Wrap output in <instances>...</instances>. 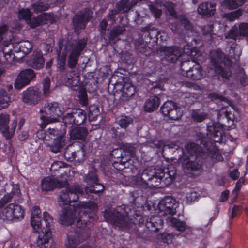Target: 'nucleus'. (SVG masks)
I'll return each instance as SVG.
<instances>
[{
	"label": "nucleus",
	"mask_w": 248,
	"mask_h": 248,
	"mask_svg": "<svg viewBox=\"0 0 248 248\" xmlns=\"http://www.w3.org/2000/svg\"><path fill=\"white\" fill-rule=\"evenodd\" d=\"M67 185V181H61L54 177H46L41 181V189L42 191H48L56 187H64Z\"/></svg>",
	"instance_id": "18"
},
{
	"label": "nucleus",
	"mask_w": 248,
	"mask_h": 248,
	"mask_svg": "<svg viewBox=\"0 0 248 248\" xmlns=\"http://www.w3.org/2000/svg\"><path fill=\"white\" fill-rule=\"evenodd\" d=\"M24 210L16 203H12L0 208V218L7 222L23 218Z\"/></svg>",
	"instance_id": "9"
},
{
	"label": "nucleus",
	"mask_w": 248,
	"mask_h": 248,
	"mask_svg": "<svg viewBox=\"0 0 248 248\" xmlns=\"http://www.w3.org/2000/svg\"><path fill=\"white\" fill-rule=\"evenodd\" d=\"M163 220L159 216H153L148 218L146 222V227L149 231L157 232L162 228Z\"/></svg>",
	"instance_id": "28"
},
{
	"label": "nucleus",
	"mask_w": 248,
	"mask_h": 248,
	"mask_svg": "<svg viewBox=\"0 0 248 248\" xmlns=\"http://www.w3.org/2000/svg\"><path fill=\"white\" fill-rule=\"evenodd\" d=\"M13 49L15 53L22 52L26 55L32 50V45L30 41L25 40L13 44Z\"/></svg>",
	"instance_id": "30"
},
{
	"label": "nucleus",
	"mask_w": 248,
	"mask_h": 248,
	"mask_svg": "<svg viewBox=\"0 0 248 248\" xmlns=\"http://www.w3.org/2000/svg\"><path fill=\"white\" fill-rule=\"evenodd\" d=\"M122 150L123 152L132 155L134 154L135 148L134 146L131 144H126L123 146Z\"/></svg>",
	"instance_id": "64"
},
{
	"label": "nucleus",
	"mask_w": 248,
	"mask_h": 248,
	"mask_svg": "<svg viewBox=\"0 0 248 248\" xmlns=\"http://www.w3.org/2000/svg\"><path fill=\"white\" fill-rule=\"evenodd\" d=\"M238 31L239 36L246 37L248 39V23H240Z\"/></svg>",
	"instance_id": "53"
},
{
	"label": "nucleus",
	"mask_w": 248,
	"mask_h": 248,
	"mask_svg": "<svg viewBox=\"0 0 248 248\" xmlns=\"http://www.w3.org/2000/svg\"><path fill=\"white\" fill-rule=\"evenodd\" d=\"M42 99L41 91L35 87H30L22 92V100L26 104L35 105Z\"/></svg>",
	"instance_id": "16"
},
{
	"label": "nucleus",
	"mask_w": 248,
	"mask_h": 248,
	"mask_svg": "<svg viewBox=\"0 0 248 248\" xmlns=\"http://www.w3.org/2000/svg\"><path fill=\"white\" fill-rule=\"evenodd\" d=\"M181 74L193 80L202 78L203 73L202 67L199 64H194L193 61L182 62L181 63Z\"/></svg>",
	"instance_id": "11"
},
{
	"label": "nucleus",
	"mask_w": 248,
	"mask_h": 248,
	"mask_svg": "<svg viewBox=\"0 0 248 248\" xmlns=\"http://www.w3.org/2000/svg\"><path fill=\"white\" fill-rule=\"evenodd\" d=\"M157 169L152 167H148L141 173L140 177H137L135 181L137 185H146L153 176L155 175V171Z\"/></svg>",
	"instance_id": "26"
},
{
	"label": "nucleus",
	"mask_w": 248,
	"mask_h": 248,
	"mask_svg": "<svg viewBox=\"0 0 248 248\" xmlns=\"http://www.w3.org/2000/svg\"><path fill=\"white\" fill-rule=\"evenodd\" d=\"M9 33V26L5 23L0 24V46L11 44L8 42L7 36Z\"/></svg>",
	"instance_id": "39"
},
{
	"label": "nucleus",
	"mask_w": 248,
	"mask_h": 248,
	"mask_svg": "<svg viewBox=\"0 0 248 248\" xmlns=\"http://www.w3.org/2000/svg\"><path fill=\"white\" fill-rule=\"evenodd\" d=\"M87 40L85 38L78 40L69 41L66 46L70 54L68 59V66L73 69L77 65L78 57L85 47Z\"/></svg>",
	"instance_id": "10"
},
{
	"label": "nucleus",
	"mask_w": 248,
	"mask_h": 248,
	"mask_svg": "<svg viewBox=\"0 0 248 248\" xmlns=\"http://www.w3.org/2000/svg\"><path fill=\"white\" fill-rule=\"evenodd\" d=\"M192 119L197 122H201L207 118V114L204 112H199L197 110L193 111L192 114Z\"/></svg>",
	"instance_id": "57"
},
{
	"label": "nucleus",
	"mask_w": 248,
	"mask_h": 248,
	"mask_svg": "<svg viewBox=\"0 0 248 248\" xmlns=\"http://www.w3.org/2000/svg\"><path fill=\"white\" fill-rule=\"evenodd\" d=\"M167 221L179 231H184L186 229V224L184 221H181L172 217H168Z\"/></svg>",
	"instance_id": "41"
},
{
	"label": "nucleus",
	"mask_w": 248,
	"mask_h": 248,
	"mask_svg": "<svg viewBox=\"0 0 248 248\" xmlns=\"http://www.w3.org/2000/svg\"><path fill=\"white\" fill-rule=\"evenodd\" d=\"M125 31V27L124 25H117L114 27L109 31L108 38L109 41L115 43L120 39L118 36L122 34Z\"/></svg>",
	"instance_id": "33"
},
{
	"label": "nucleus",
	"mask_w": 248,
	"mask_h": 248,
	"mask_svg": "<svg viewBox=\"0 0 248 248\" xmlns=\"http://www.w3.org/2000/svg\"><path fill=\"white\" fill-rule=\"evenodd\" d=\"M35 76L36 74L32 69L28 68L22 70L18 74L15 80V88L17 90L21 89L29 85L31 81L35 78Z\"/></svg>",
	"instance_id": "14"
},
{
	"label": "nucleus",
	"mask_w": 248,
	"mask_h": 248,
	"mask_svg": "<svg viewBox=\"0 0 248 248\" xmlns=\"http://www.w3.org/2000/svg\"><path fill=\"white\" fill-rule=\"evenodd\" d=\"M245 178L244 177H240L237 181L234 188L233 190L232 195H233V198L231 200L232 202H233L237 198L238 193L240 191L243 185L245 182Z\"/></svg>",
	"instance_id": "49"
},
{
	"label": "nucleus",
	"mask_w": 248,
	"mask_h": 248,
	"mask_svg": "<svg viewBox=\"0 0 248 248\" xmlns=\"http://www.w3.org/2000/svg\"><path fill=\"white\" fill-rule=\"evenodd\" d=\"M217 75V50L210 52L209 62L207 67V76L212 79H216Z\"/></svg>",
	"instance_id": "23"
},
{
	"label": "nucleus",
	"mask_w": 248,
	"mask_h": 248,
	"mask_svg": "<svg viewBox=\"0 0 248 248\" xmlns=\"http://www.w3.org/2000/svg\"><path fill=\"white\" fill-rule=\"evenodd\" d=\"M136 93V89L134 85L129 83H125L122 87V96L123 97H130L132 96Z\"/></svg>",
	"instance_id": "44"
},
{
	"label": "nucleus",
	"mask_w": 248,
	"mask_h": 248,
	"mask_svg": "<svg viewBox=\"0 0 248 248\" xmlns=\"http://www.w3.org/2000/svg\"><path fill=\"white\" fill-rule=\"evenodd\" d=\"M10 121L9 115L7 113L0 114V131L2 135L6 131Z\"/></svg>",
	"instance_id": "45"
},
{
	"label": "nucleus",
	"mask_w": 248,
	"mask_h": 248,
	"mask_svg": "<svg viewBox=\"0 0 248 248\" xmlns=\"http://www.w3.org/2000/svg\"><path fill=\"white\" fill-rule=\"evenodd\" d=\"M90 209L92 210H95L97 208V204L94 202H81L75 209V216L76 217L75 220L76 221V226L78 229L75 231L81 232V235H84V230L89 221V219L91 216L85 210L86 209Z\"/></svg>",
	"instance_id": "5"
},
{
	"label": "nucleus",
	"mask_w": 248,
	"mask_h": 248,
	"mask_svg": "<svg viewBox=\"0 0 248 248\" xmlns=\"http://www.w3.org/2000/svg\"><path fill=\"white\" fill-rule=\"evenodd\" d=\"M31 13L29 9H22L18 12L19 19H25L27 22L31 17Z\"/></svg>",
	"instance_id": "59"
},
{
	"label": "nucleus",
	"mask_w": 248,
	"mask_h": 248,
	"mask_svg": "<svg viewBox=\"0 0 248 248\" xmlns=\"http://www.w3.org/2000/svg\"><path fill=\"white\" fill-rule=\"evenodd\" d=\"M49 6L48 3H45L42 1L36 2L32 5V9L36 13L46 10Z\"/></svg>",
	"instance_id": "51"
},
{
	"label": "nucleus",
	"mask_w": 248,
	"mask_h": 248,
	"mask_svg": "<svg viewBox=\"0 0 248 248\" xmlns=\"http://www.w3.org/2000/svg\"><path fill=\"white\" fill-rule=\"evenodd\" d=\"M147 145L153 148L160 149L163 147L164 143L159 140H155L148 141Z\"/></svg>",
	"instance_id": "62"
},
{
	"label": "nucleus",
	"mask_w": 248,
	"mask_h": 248,
	"mask_svg": "<svg viewBox=\"0 0 248 248\" xmlns=\"http://www.w3.org/2000/svg\"><path fill=\"white\" fill-rule=\"evenodd\" d=\"M178 205V202L171 196H166L159 202L158 208L161 215L173 216L176 213Z\"/></svg>",
	"instance_id": "13"
},
{
	"label": "nucleus",
	"mask_w": 248,
	"mask_h": 248,
	"mask_svg": "<svg viewBox=\"0 0 248 248\" xmlns=\"http://www.w3.org/2000/svg\"><path fill=\"white\" fill-rule=\"evenodd\" d=\"M162 51L165 59L170 63H175L183 52L182 49L176 46H164L162 47Z\"/></svg>",
	"instance_id": "20"
},
{
	"label": "nucleus",
	"mask_w": 248,
	"mask_h": 248,
	"mask_svg": "<svg viewBox=\"0 0 248 248\" xmlns=\"http://www.w3.org/2000/svg\"><path fill=\"white\" fill-rule=\"evenodd\" d=\"M91 16L89 10H83L78 12L73 19V24L75 32L78 33L80 30L84 29Z\"/></svg>",
	"instance_id": "17"
},
{
	"label": "nucleus",
	"mask_w": 248,
	"mask_h": 248,
	"mask_svg": "<svg viewBox=\"0 0 248 248\" xmlns=\"http://www.w3.org/2000/svg\"><path fill=\"white\" fill-rule=\"evenodd\" d=\"M160 104V99L156 96L149 98L145 103L144 109L146 111L152 112L156 109Z\"/></svg>",
	"instance_id": "36"
},
{
	"label": "nucleus",
	"mask_w": 248,
	"mask_h": 248,
	"mask_svg": "<svg viewBox=\"0 0 248 248\" xmlns=\"http://www.w3.org/2000/svg\"><path fill=\"white\" fill-rule=\"evenodd\" d=\"M87 237V236L81 235V232H70L67 234V241L65 243V246L68 248H75L81 242L86 240Z\"/></svg>",
	"instance_id": "24"
},
{
	"label": "nucleus",
	"mask_w": 248,
	"mask_h": 248,
	"mask_svg": "<svg viewBox=\"0 0 248 248\" xmlns=\"http://www.w3.org/2000/svg\"><path fill=\"white\" fill-rule=\"evenodd\" d=\"M43 218L46 224V228L45 229H50V226L53 222V218L47 212L43 213Z\"/></svg>",
	"instance_id": "63"
},
{
	"label": "nucleus",
	"mask_w": 248,
	"mask_h": 248,
	"mask_svg": "<svg viewBox=\"0 0 248 248\" xmlns=\"http://www.w3.org/2000/svg\"><path fill=\"white\" fill-rule=\"evenodd\" d=\"M27 63L30 67L36 70H40L44 66L45 59L40 51L35 50L27 60Z\"/></svg>",
	"instance_id": "22"
},
{
	"label": "nucleus",
	"mask_w": 248,
	"mask_h": 248,
	"mask_svg": "<svg viewBox=\"0 0 248 248\" xmlns=\"http://www.w3.org/2000/svg\"><path fill=\"white\" fill-rule=\"evenodd\" d=\"M181 22L186 31L185 32L184 31H180L176 30H172V31L173 32L177 33L181 38L184 39L185 42H186V35H187L189 37L193 35V34L196 32L194 31L192 24L187 19L182 17L181 19Z\"/></svg>",
	"instance_id": "27"
},
{
	"label": "nucleus",
	"mask_w": 248,
	"mask_h": 248,
	"mask_svg": "<svg viewBox=\"0 0 248 248\" xmlns=\"http://www.w3.org/2000/svg\"><path fill=\"white\" fill-rule=\"evenodd\" d=\"M20 195V190L18 184L15 185L13 183L6 184L0 190V202L5 204L10 202L13 198L16 200V198L19 197Z\"/></svg>",
	"instance_id": "12"
},
{
	"label": "nucleus",
	"mask_w": 248,
	"mask_h": 248,
	"mask_svg": "<svg viewBox=\"0 0 248 248\" xmlns=\"http://www.w3.org/2000/svg\"><path fill=\"white\" fill-rule=\"evenodd\" d=\"M186 149L187 153L193 155L194 154L197 155L200 152V147L195 143H190L186 146Z\"/></svg>",
	"instance_id": "52"
},
{
	"label": "nucleus",
	"mask_w": 248,
	"mask_h": 248,
	"mask_svg": "<svg viewBox=\"0 0 248 248\" xmlns=\"http://www.w3.org/2000/svg\"><path fill=\"white\" fill-rule=\"evenodd\" d=\"M41 211L38 206H34L31 211V223L33 229L39 232L41 226Z\"/></svg>",
	"instance_id": "31"
},
{
	"label": "nucleus",
	"mask_w": 248,
	"mask_h": 248,
	"mask_svg": "<svg viewBox=\"0 0 248 248\" xmlns=\"http://www.w3.org/2000/svg\"><path fill=\"white\" fill-rule=\"evenodd\" d=\"M51 232L50 229H44L43 228L42 233L38 236L37 240V245L41 248H48L50 247L51 243Z\"/></svg>",
	"instance_id": "25"
},
{
	"label": "nucleus",
	"mask_w": 248,
	"mask_h": 248,
	"mask_svg": "<svg viewBox=\"0 0 248 248\" xmlns=\"http://www.w3.org/2000/svg\"><path fill=\"white\" fill-rule=\"evenodd\" d=\"M184 172L189 176L197 174L202 170V165L197 158L189 159L183 163Z\"/></svg>",
	"instance_id": "19"
},
{
	"label": "nucleus",
	"mask_w": 248,
	"mask_h": 248,
	"mask_svg": "<svg viewBox=\"0 0 248 248\" xmlns=\"http://www.w3.org/2000/svg\"><path fill=\"white\" fill-rule=\"evenodd\" d=\"M133 122V119L129 116H122L121 119L119 121V125L124 128H125L130 124H132Z\"/></svg>",
	"instance_id": "56"
},
{
	"label": "nucleus",
	"mask_w": 248,
	"mask_h": 248,
	"mask_svg": "<svg viewBox=\"0 0 248 248\" xmlns=\"http://www.w3.org/2000/svg\"><path fill=\"white\" fill-rule=\"evenodd\" d=\"M17 125V121L14 120L12 124L11 127L10 129L9 125H8V128H6V131L4 132L3 136L5 137L7 139H10L12 137L15 133V129Z\"/></svg>",
	"instance_id": "54"
},
{
	"label": "nucleus",
	"mask_w": 248,
	"mask_h": 248,
	"mask_svg": "<svg viewBox=\"0 0 248 248\" xmlns=\"http://www.w3.org/2000/svg\"><path fill=\"white\" fill-rule=\"evenodd\" d=\"M87 129L85 127H75L70 131V136L71 139L84 140L87 135Z\"/></svg>",
	"instance_id": "34"
},
{
	"label": "nucleus",
	"mask_w": 248,
	"mask_h": 248,
	"mask_svg": "<svg viewBox=\"0 0 248 248\" xmlns=\"http://www.w3.org/2000/svg\"><path fill=\"white\" fill-rule=\"evenodd\" d=\"M207 135L211 138L217 136V128L216 124H212L211 125L207 126Z\"/></svg>",
	"instance_id": "61"
},
{
	"label": "nucleus",
	"mask_w": 248,
	"mask_h": 248,
	"mask_svg": "<svg viewBox=\"0 0 248 248\" xmlns=\"http://www.w3.org/2000/svg\"><path fill=\"white\" fill-rule=\"evenodd\" d=\"M245 0H224L221 5L223 8L228 10H233L242 6Z\"/></svg>",
	"instance_id": "38"
},
{
	"label": "nucleus",
	"mask_w": 248,
	"mask_h": 248,
	"mask_svg": "<svg viewBox=\"0 0 248 248\" xmlns=\"http://www.w3.org/2000/svg\"><path fill=\"white\" fill-rule=\"evenodd\" d=\"M66 130L63 126L60 130L55 128H48L45 132V139L48 141L47 145L53 153H58L63 146L64 137Z\"/></svg>",
	"instance_id": "6"
},
{
	"label": "nucleus",
	"mask_w": 248,
	"mask_h": 248,
	"mask_svg": "<svg viewBox=\"0 0 248 248\" xmlns=\"http://www.w3.org/2000/svg\"><path fill=\"white\" fill-rule=\"evenodd\" d=\"M83 193V191L78 185H71L60 191L58 202L59 205L62 207L59 217L61 224L70 225L73 223L76 217L75 216V209L77 206H74L73 211L70 203L77 202L79 195Z\"/></svg>",
	"instance_id": "2"
},
{
	"label": "nucleus",
	"mask_w": 248,
	"mask_h": 248,
	"mask_svg": "<svg viewBox=\"0 0 248 248\" xmlns=\"http://www.w3.org/2000/svg\"><path fill=\"white\" fill-rule=\"evenodd\" d=\"M135 46L140 53L147 55L150 53L148 50L152 49L154 46L151 44L146 43L144 40V41H136Z\"/></svg>",
	"instance_id": "40"
},
{
	"label": "nucleus",
	"mask_w": 248,
	"mask_h": 248,
	"mask_svg": "<svg viewBox=\"0 0 248 248\" xmlns=\"http://www.w3.org/2000/svg\"><path fill=\"white\" fill-rule=\"evenodd\" d=\"M50 79L48 77H46L44 78L43 82V98L44 97H46L50 95L51 93V91L50 89Z\"/></svg>",
	"instance_id": "50"
},
{
	"label": "nucleus",
	"mask_w": 248,
	"mask_h": 248,
	"mask_svg": "<svg viewBox=\"0 0 248 248\" xmlns=\"http://www.w3.org/2000/svg\"><path fill=\"white\" fill-rule=\"evenodd\" d=\"M41 17V16L38 15L36 17H33L32 19L30 18L28 21V23L30 25L31 27L32 28L43 24L45 22L42 21Z\"/></svg>",
	"instance_id": "58"
},
{
	"label": "nucleus",
	"mask_w": 248,
	"mask_h": 248,
	"mask_svg": "<svg viewBox=\"0 0 248 248\" xmlns=\"http://www.w3.org/2000/svg\"><path fill=\"white\" fill-rule=\"evenodd\" d=\"M74 124L79 125L84 123L86 120V114L80 109H74L72 111Z\"/></svg>",
	"instance_id": "37"
},
{
	"label": "nucleus",
	"mask_w": 248,
	"mask_h": 248,
	"mask_svg": "<svg viewBox=\"0 0 248 248\" xmlns=\"http://www.w3.org/2000/svg\"><path fill=\"white\" fill-rule=\"evenodd\" d=\"M236 119L234 109L229 110L228 108H222L218 110V133H220V135L218 143L233 141L234 138L228 131L235 128L234 121Z\"/></svg>",
	"instance_id": "4"
},
{
	"label": "nucleus",
	"mask_w": 248,
	"mask_h": 248,
	"mask_svg": "<svg viewBox=\"0 0 248 248\" xmlns=\"http://www.w3.org/2000/svg\"><path fill=\"white\" fill-rule=\"evenodd\" d=\"M216 10V3L205 2L200 4L198 8V13L206 17H211L213 16Z\"/></svg>",
	"instance_id": "29"
},
{
	"label": "nucleus",
	"mask_w": 248,
	"mask_h": 248,
	"mask_svg": "<svg viewBox=\"0 0 248 248\" xmlns=\"http://www.w3.org/2000/svg\"><path fill=\"white\" fill-rule=\"evenodd\" d=\"M96 170L92 168L88 173L84 176V181L88 185H93L98 182V176L96 173Z\"/></svg>",
	"instance_id": "43"
},
{
	"label": "nucleus",
	"mask_w": 248,
	"mask_h": 248,
	"mask_svg": "<svg viewBox=\"0 0 248 248\" xmlns=\"http://www.w3.org/2000/svg\"><path fill=\"white\" fill-rule=\"evenodd\" d=\"M141 31L144 32L145 42L146 43L151 44L154 46L158 39L159 31L156 28L151 25H148L142 28Z\"/></svg>",
	"instance_id": "21"
},
{
	"label": "nucleus",
	"mask_w": 248,
	"mask_h": 248,
	"mask_svg": "<svg viewBox=\"0 0 248 248\" xmlns=\"http://www.w3.org/2000/svg\"><path fill=\"white\" fill-rule=\"evenodd\" d=\"M14 51L13 49V44H5L3 46L2 54L5 62L11 63L15 59Z\"/></svg>",
	"instance_id": "35"
},
{
	"label": "nucleus",
	"mask_w": 248,
	"mask_h": 248,
	"mask_svg": "<svg viewBox=\"0 0 248 248\" xmlns=\"http://www.w3.org/2000/svg\"><path fill=\"white\" fill-rule=\"evenodd\" d=\"M40 112H44L46 115L40 116L41 123L39 124L42 128H45L48 124L58 122L62 111L58 103L53 102L46 103L43 109H41Z\"/></svg>",
	"instance_id": "7"
},
{
	"label": "nucleus",
	"mask_w": 248,
	"mask_h": 248,
	"mask_svg": "<svg viewBox=\"0 0 248 248\" xmlns=\"http://www.w3.org/2000/svg\"><path fill=\"white\" fill-rule=\"evenodd\" d=\"M239 36L238 28L233 27L225 35V38L232 39L231 41H227L225 51L226 55L223 60L220 62L219 60L220 54L221 51L218 48V77L229 80L232 74L231 68L233 64L232 60L235 62L240 60L241 51L239 47L237 46L236 42L237 38Z\"/></svg>",
	"instance_id": "1"
},
{
	"label": "nucleus",
	"mask_w": 248,
	"mask_h": 248,
	"mask_svg": "<svg viewBox=\"0 0 248 248\" xmlns=\"http://www.w3.org/2000/svg\"><path fill=\"white\" fill-rule=\"evenodd\" d=\"M160 111L170 120H177L182 116L180 108L172 101H167L161 107Z\"/></svg>",
	"instance_id": "15"
},
{
	"label": "nucleus",
	"mask_w": 248,
	"mask_h": 248,
	"mask_svg": "<svg viewBox=\"0 0 248 248\" xmlns=\"http://www.w3.org/2000/svg\"><path fill=\"white\" fill-rule=\"evenodd\" d=\"M104 217L106 221L114 226L124 230H130L140 237H145V235L139 229L136 230V225L130 219L128 213L125 206L117 207L115 209L106 211Z\"/></svg>",
	"instance_id": "3"
},
{
	"label": "nucleus",
	"mask_w": 248,
	"mask_h": 248,
	"mask_svg": "<svg viewBox=\"0 0 248 248\" xmlns=\"http://www.w3.org/2000/svg\"><path fill=\"white\" fill-rule=\"evenodd\" d=\"M165 7L167 9L170 15L174 18H178V15L175 11L176 4L171 2H166L164 4Z\"/></svg>",
	"instance_id": "55"
},
{
	"label": "nucleus",
	"mask_w": 248,
	"mask_h": 248,
	"mask_svg": "<svg viewBox=\"0 0 248 248\" xmlns=\"http://www.w3.org/2000/svg\"><path fill=\"white\" fill-rule=\"evenodd\" d=\"M10 101V97L6 92L2 88H0V110L7 107Z\"/></svg>",
	"instance_id": "47"
},
{
	"label": "nucleus",
	"mask_w": 248,
	"mask_h": 248,
	"mask_svg": "<svg viewBox=\"0 0 248 248\" xmlns=\"http://www.w3.org/2000/svg\"><path fill=\"white\" fill-rule=\"evenodd\" d=\"M82 152L78 150L76 151L72 145L67 146L64 152V157L68 161L72 162L76 160L79 161L80 158L78 157L79 155H81Z\"/></svg>",
	"instance_id": "32"
},
{
	"label": "nucleus",
	"mask_w": 248,
	"mask_h": 248,
	"mask_svg": "<svg viewBox=\"0 0 248 248\" xmlns=\"http://www.w3.org/2000/svg\"><path fill=\"white\" fill-rule=\"evenodd\" d=\"M128 1L129 0H122L116 4V9L119 13L127 12L131 9L132 6L128 3Z\"/></svg>",
	"instance_id": "48"
},
{
	"label": "nucleus",
	"mask_w": 248,
	"mask_h": 248,
	"mask_svg": "<svg viewBox=\"0 0 248 248\" xmlns=\"http://www.w3.org/2000/svg\"><path fill=\"white\" fill-rule=\"evenodd\" d=\"M123 153V151L121 148L115 149L112 151L110 155L112 158L115 159L113 161L114 164L124 163L127 160V159H124Z\"/></svg>",
	"instance_id": "42"
},
{
	"label": "nucleus",
	"mask_w": 248,
	"mask_h": 248,
	"mask_svg": "<svg viewBox=\"0 0 248 248\" xmlns=\"http://www.w3.org/2000/svg\"><path fill=\"white\" fill-rule=\"evenodd\" d=\"M155 175L152 177L146 184V186L151 188H162L170 186L174 180L175 170H171L165 173L164 170L157 169Z\"/></svg>",
	"instance_id": "8"
},
{
	"label": "nucleus",
	"mask_w": 248,
	"mask_h": 248,
	"mask_svg": "<svg viewBox=\"0 0 248 248\" xmlns=\"http://www.w3.org/2000/svg\"><path fill=\"white\" fill-rule=\"evenodd\" d=\"M62 123H64L65 125L74 124L72 112L64 115L62 117Z\"/></svg>",
	"instance_id": "60"
},
{
	"label": "nucleus",
	"mask_w": 248,
	"mask_h": 248,
	"mask_svg": "<svg viewBox=\"0 0 248 248\" xmlns=\"http://www.w3.org/2000/svg\"><path fill=\"white\" fill-rule=\"evenodd\" d=\"M68 83L72 86H76L79 81V77L74 70L68 71L66 74Z\"/></svg>",
	"instance_id": "46"
}]
</instances>
